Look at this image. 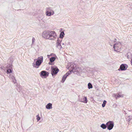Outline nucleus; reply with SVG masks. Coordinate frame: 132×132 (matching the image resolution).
<instances>
[{
  "instance_id": "nucleus-18",
  "label": "nucleus",
  "mask_w": 132,
  "mask_h": 132,
  "mask_svg": "<svg viewBox=\"0 0 132 132\" xmlns=\"http://www.w3.org/2000/svg\"><path fill=\"white\" fill-rule=\"evenodd\" d=\"M88 88L89 89L92 88H93V86L92 84L90 82H89L88 84Z\"/></svg>"
},
{
  "instance_id": "nucleus-2",
  "label": "nucleus",
  "mask_w": 132,
  "mask_h": 132,
  "mask_svg": "<svg viewBox=\"0 0 132 132\" xmlns=\"http://www.w3.org/2000/svg\"><path fill=\"white\" fill-rule=\"evenodd\" d=\"M77 66V65L73 62L69 63L68 64V69L69 70L64 75L67 77L71 74V72L74 73L75 72H77L78 71V68Z\"/></svg>"
},
{
  "instance_id": "nucleus-35",
  "label": "nucleus",
  "mask_w": 132,
  "mask_h": 132,
  "mask_svg": "<svg viewBox=\"0 0 132 132\" xmlns=\"http://www.w3.org/2000/svg\"><path fill=\"white\" fill-rule=\"evenodd\" d=\"M46 70H48V69H46Z\"/></svg>"
},
{
  "instance_id": "nucleus-8",
  "label": "nucleus",
  "mask_w": 132,
  "mask_h": 132,
  "mask_svg": "<svg viewBox=\"0 0 132 132\" xmlns=\"http://www.w3.org/2000/svg\"><path fill=\"white\" fill-rule=\"evenodd\" d=\"M121 44L120 42H118L114 44L113 46V48L115 51L117 52V50H119L121 48Z\"/></svg>"
},
{
  "instance_id": "nucleus-6",
  "label": "nucleus",
  "mask_w": 132,
  "mask_h": 132,
  "mask_svg": "<svg viewBox=\"0 0 132 132\" xmlns=\"http://www.w3.org/2000/svg\"><path fill=\"white\" fill-rule=\"evenodd\" d=\"M6 72L7 74H9L12 72L13 71L12 65L9 64L5 67Z\"/></svg>"
},
{
  "instance_id": "nucleus-23",
  "label": "nucleus",
  "mask_w": 132,
  "mask_h": 132,
  "mask_svg": "<svg viewBox=\"0 0 132 132\" xmlns=\"http://www.w3.org/2000/svg\"><path fill=\"white\" fill-rule=\"evenodd\" d=\"M37 121H38L40 119V117L39 116H37Z\"/></svg>"
},
{
  "instance_id": "nucleus-29",
  "label": "nucleus",
  "mask_w": 132,
  "mask_h": 132,
  "mask_svg": "<svg viewBox=\"0 0 132 132\" xmlns=\"http://www.w3.org/2000/svg\"><path fill=\"white\" fill-rule=\"evenodd\" d=\"M105 104L103 103L102 104V106L103 107H104L105 106Z\"/></svg>"
},
{
  "instance_id": "nucleus-16",
  "label": "nucleus",
  "mask_w": 132,
  "mask_h": 132,
  "mask_svg": "<svg viewBox=\"0 0 132 132\" xmlns=\"http://www.w3.org/2000/svg\"><path fill=\"white\" fill-rule=\"evenodd\" d=\"M126 56H127L128 59H130L131 60V53L130 52H128L126 54Z\"/></svg>"
},
{
  "instance_id": "nucleus-32",
  "label": "nucleus",
  "mask_w": 132,
  "mask_h": 132,
  "mask_svg": "<svg viewBox=\"0 0 132 132\" xmlns=\"http://www.w3.org/2000/svg\"><path fill=\"white\" fill-rule=\"evenodd\" d=\"M62 45H64V43H62Z\"/></svg>"
},
{
  "instance_id": "nucleus-20",
  "label": "nucleus",
  "mask_w": 132,
  "mask_h": 132,
  "mask_svg": "<svg viewBox=\"0 0 132 132\" xmlns=\"http://www.w3.org/2000/svg\"><path fill=\"white\" fill-rule=\"evenodd\" d=\"M12 78L13 83L14 84L16 82V80L15 79V77L13 76H12Z\"/></svg>"
},
{
  "instance_id": "nucleus-19",
  "label": "nucleus",
  "mask_w": 132,
  "mask_h": 132,
  "mask_svg": "<svg viewBox=\"0 0 132 132\" xmlns=\"http://www.w3.org/2000/svg\"><path fill=\"white\" fill-rule=\"evenodd\" d=\"M101 127L103 129H105L106 128V125L105 124L103 123L101 125Z\"/></svg>"
},
{
  "instance_id": "nucleus-14",
  "label": "nucleus",
  "mask_w": 132,
  "mask_h": 132,
  "mask_svg": "<svg viewBox=\"0 0 132 132\" xmlns=\"http://www.w3.org/2000/svg\"><path fill=\"white\" fill-rule=\"evenodd\" d=\"M56 57H57L56 56H52L50 58V61L51 62H53L55 60Z\"/></svg>"
},
{
  "instance_id": "nucleus-30",
  "label": "nucleus",
  "mask_w": 132,
  "mask_h": 132,
  "mask_svg": "<svg viewBox=\"0 0 132 132\" xmlns=\"http://www.w3.org/2000/svg\"><path fill=\"white\" fill-rule=\"evenodd\" d=\"M50 56H51L50 55H47V56L48 58H49Z\"/></svg>"
},
{
  "instance_id": "nucleus-24",
  "label": "nucleus",
  "mask_w": 132,
  "mask_h": 132,
  "mask_svg": "<svg viewBox=\"0 0 132 132\" xmlns=\"http://www.w3.org/2000/svg\"><path fill=\"white\" fill-rule=\"evenodd\" d=\"M51 56H56L55 54L52 53L50 55Z\"/></svg>"
},
{
  "instance_id": "nucleus-12",
  "label": "nucleus",
  "mask_w": 132,
  "mask_h": 132,
  "mask_svg": "<svg viewBox=\"0 0 132 132\" xmlns=\"http://www.w3.org/2000/svg\"><path fill=\"white\" fill-rule=\"evenodd\" d=\"M113 96L116 99L120 97H123V95L120 93H119L118 94H114L113 95Z\"/></svg>"
},
{
  "instance_id": "nucleus-33",
  "label": "nucleus",
  "mask_w": 132,
  "mask_h": 132,
  "mask_svg": "<svg viewBox=\"0 0 132 132\" xmlns=\"http://www.w3.org/2000/svg\"><path fill=\"white\" fill-rule=\"evenodd\" d=\"M131 65H132V60L131 61Z\"/></svg>"
},
{
  "instance_id": "nucleus-3",
  "label": "nucleus",
  "mask_w": 132,
  "mask_h": 132,
  "mask_svg": "<svg viewBox=\"0 0 132 132\" xmlns=\"http://www.w3.org/2000/svg\"><path fill=\"white\" fill-rule=\"evenodd\" d=\"M36 60L37 61L35 63L34 62L32 63V65L35 68H38L43 62V57L42 56H40L37 59H35L34 61L35 62Z\"/></svg>"
},
{
  "instance_id": "nucleus-13",
  "label": "nucleus",
  "mask_w": 132,
  "mask_h": 132,
  "mask_svg": "<svg viewBox=\"0 0 132 132\" xmlns=\"http://www.w3.org/2000/svg\"><path fill=\"white\" fill-rule=\"evenodd\" d=\"M46 108L47 109H50L52 108V104L51 103H48L46 106Z\"/></svg>"
},
{
  "instance_id": "nucleus-4",
  "label": "nucleus",
  "mask_w": 132,
  "mask_h": 132,
  "mask_svg": "<svg viewBox=\"0 0 132 132\" xmlns=\"http://www.w3.org/2000/svg\"><path fill=\"white\" fill-rule=\"evenodd\" d=\"M51 74L53 78H54L59 72V70L57 67L54 65L52 66L51 68Z\"/></svg>"
},
{
  "instance_id": "nucleus-15",
  "label": "nucleus",
  "mask_w": 132,
  "mask_h": 132,
  "mask_svg": "<svg viewBox=\"0 0 132 132\" xmlns=\"http://www.w3.org/2000/svg\"><path fill=\"white\" fill-rule=\"evenodd\" d=\"M65 35L64 31L61 32L60 34L59 38L62 39L63 38Z\"/></svg>"
},
{
  "instance_id": "nucleus-9",
  "label": "nucleus",
  "mask_w": 132,
  "mask_h": 132,
  "mask_svg": "<svg viewBox=\"0 0 132 132\" xmlns=\"http://www.w3.org/2000/svg\"><path fill=\"white\" fill-rule=\"evenodd\" d=\"M106 125L107 126V129L109 130H111L114 126L113 122L111 121L108 122Z\"/></svg>"
},
{
  "instance_id": "nucleus-17",
  "label": "nucleus",
  "mask_w": 132,
  "mask_h": 132,
  "mask_svg": "<svg viewBox=\"0 0 132 132\" xmlns=\"http://www.w3.org/2000/svg\"><path fill=\"white\" fill-rule=\"evenodd\" d=\"M67 77L64 75L62 77V79L61 81V82L63 83L67 78Z\"/></svg>"
},
{
  "instance_id": "nucleus-22",
  "label": "nucleus",
  "mask_w": 132,
  "mask_h": 132,
  "mask_svg": "<svg viewBox=\"0 0 132 132\" xmlns=\"http://www.w3.org/2000/svg\"><path fill=\"white\" fill-rule=\"evenodd\" d=\"M62 39H61V40H60L59 39V38H57V40L56 42H60V43H61V42H62Z\"/></svg>"
},
{
  "instance_id": "nucleus-27",
  "label": "nucleus",
  "mask_w": 132,
  "mask_h": 132,
  "mask_svg": "<svg viewBox=\"0 0 132 132\" xmlns=\"http://www.w3.org/2000/svg\"><path fill=\"white\" fill-rule=\"evenodd\" d=\"M35 39L34 38H32V43H34V42H35Z\"/></svg>"
},
{
  "instance_id": "nucleus-21",
  "label": "nucleus",
  "mask_w": 132,
  "mask_h": 132,
  "mask_svg": "<svg viewBox=\"0 0 132 132\" xmlns=\"http://www.w3.org/2000/svg\"><path fill=\"white\" fill-rule=\"evenodd\" d=\"M61 43L60 42H56V47L58 48L59 46H60L61 45Z\"/></svg>"
},
{
  "instance_id": "nucleus-10",
  "label": "nucleus",
  "mask_w": 132,
  "mask_h": 132,
  "mask_svg": "<svg viewBox=\"0 0 132 132\" xmlns=\"http://www.w3.org/2000/svg\"><path fill=\"white\" fill-rule=\"evenodd\" d=\"M128 65L125 64H122L120 66V68L118 69L119 71H123L126 70L128 67Z\"/></svg>"
},
{
  "instance_id": "nucleus-34",
  "label": "nucleus",
  "mask_w": 132,
  "mask_h": 132,
  "mask_svg": "<svg viewBox=\"0 0 132 132\" xmlns=\"http://www.w3.org/2000/svg\"><path fill=\"white\" fill-rule=\"evenodd\" d=\"M132 60V53L131 54V61Z\"/></svg>"
},
{
  "instance_id": "nucleus-25",
  "label": "nucleus",
  "mask_w": 132,
  "mask_h": 132,
  "mask_svg": "<svg viewBox=\"0 0 132 132\" xmlns=\"http://www.w3.org/2000/svg\"><path fill=\"white\" fill-rule=\"evenodd\" d=\"M52 62H51V61H50V62L48 63V64L50 65H53V64L52 63Z\"/></svg>"
},
{
  "instance_id": "nucleus-5",
  "label": "nucleus",
  "mask_w": 132,
  "mask_h": 132,
  "mask_svg": "<svg viewBox=\"0 0 132 132\" xmlns=\"http://www.w3.org/2000/svg\"><path fill=\"white\" fill-rule=\"evenodd\" d=\"M52 9V8L51 7H48L46 8V11L45 13L47 16H50L54 14V11Z\"/></svg>"
},
{
  "instance_id": "nucleus-28",
  "label": "nucleus",
  "mask_w": 132,
  "mask_h": 132,
  "mask_svg": "<svg viewBox=\"0 0 132 132\" xmlns=\"http://www.w3.org/2000/svg\"><path fill=\"white\" fill-rule=\"evenodd\" d=\"M106 103V101L104 100V101L103 102V104H104L105 105Z\"/></svg>"
},
{
  "instance_id": "nucleus-1",
  "label": "nucleus",
  "mask_w": 132,
  "mask_h": 132,
  "mask_svg": "<svg viewBox=\"0 0 132 132\" xmlns=\"http://www.w3.org/2000/svg\"><path fill=\"white\" fill-rule=\"evenodd\" d=\"M42 36L44 38L51 40H55L57 36L55 31L50 30L44 31L42 34Z\"/></svg>"
},
{
  "instance_id": "nucleus-31",
  "label": "nucleus",
  "mask_w": 132,
  "mask_h": 132,
  "mask_svg": "<svg viewBox=\"0 0 132 132\" xmlns=\"http://www.w3.org/2000/svg\"><path fill=\"white\" fill-rule=\"evenodd\" d=\"M116 38H115V39H114V42H116Z\"/></svg>"
},
{
  "instance_id": "nucleus-7",
  "label": "nucleus",
  "mask_w": 132,
  "mask_h": 132,
  "mask_svg": "<svg viewBox=\"0 0 132 132\" xmlns=\"http://www.w3.org/2000/svg\"><path fill=\"white\" fill-rule=\"evenodd\" d=\"M49 74L48 72L45 70L42 71L39 73L40 77L43 78H45L48 77Z\"/></svg>"
},
{
  "instance_id": "nucleus-26",
  "label": "nucleus",
  "mask_w": 132,
  "mask_h": 132,
  "mask_svg": "<svg viewBox=\"0 0 132 132\" xmlns=\"http://www.w3.org/2000/svg\"><path fill=\"white\" fill-rule=\"evenodd\" d=\"M58 48H60V49H61L62 48H63V47L61 45L60 46H59V47H58Z\"/></svg>"
},
{
  "instance_id": "nucleus-11",
  "label": "nucleus",
  "mask_w": 132,
  "mask_h": 132,
  "mask_svg": "<svg viewBox=\"0 0 132 132\" xmlns=\"http://www.w3.org/2000/svg\"><path fill=\"white\" fill-rule=\"evenodd\" d=\"M79 101L81 102L86 103H87V97L85 96H82V98L80 99L79 98Z\"/></svg>"
}]
</instances>
